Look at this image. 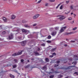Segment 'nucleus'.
Here are the masks:
<instances>
[{
	"mask_svg": "<svg viewBox=\"0 0 78 78\" xmlns=\"http://www.w3.org/2000/svg\"><path fill=\"white\" fill-rule=\"evenodd\" d=\"M70 42H75V41H71Z\"/></svg>",
	"mask_w": 78,
	"mask_h": 78,
	"instance_id": "5fc2aeb1",
	"label": "nucleus"
},
{
	"mask_svg": "<svg viewBox=\"0 0 78 78\" xmlns=\"http://www.w3.org/2000/svg\"><path fill=\"white\" fill-rule=\"evenodd\" d=\"M45 61H46V62H48V61H49V59H48V58H46L45 59Z\"/></svg>",
	"mask_w": 78,
	"mask_h": 78,
	"instance_id": "aec40b11",
	"label": "nucleus"
},
{
	"mask_svg": "<svg viewBox=\"0 0 78 78\" xmlns=\"http://www.w3.org/2000/svg\"><path fill=\"white\" fill-rule=\"evenodd\" d=\"M56 55V53L55 52H54L53 53V55Z\"/></svg>",
	"mask_w": 78,
	"mask_h": 78,
	"instance_id": "3c124183",
	"label": "nucleus"
},
{
	"mask_svg": "<svg viewBox=\"0 0 78 78\" xmlns=\"http://www.w3.org/2000/svg\"><path fill=\"white\" fill-rule=\"evenodd\" d=\"M37 25V23H35L33 25V27H35Z\"/></svg>",
	"mask_w": 78,
	"mask_h": 78,
	"instance_id": "473e14b6",
	"label": "nucleus"
},
{
	"mask_svg": "<svg viewBox=\"0 0 78 78\" xmlns=\"http://www.w3.org/2000/svg\"><path fill=\"white\" fill-rule=\"evenodd\" d=\"M10 77L11 78H15V77L14 76V75H11V74L10 75Z\"/></svg>",
	"mask_w": 78,
	"mask_h": 78,
	"instance_id": "2eb2a0df",
	"label": "nucleus"
},
{
	"mask_svg": "<svg viewBox=\"0 0 78 78\" xmlns=\"http://www.w3.org/2000/svg\"><path fill=\"white\" fill-rule=\"evenodd\" d=\"M27 22H28V21H26L24 20H23L22 21V23H27Z\"/></svg>",
	"mask_w": 78,
	"mask_h": 78,
	"instance_id": "f8f14e48",
	"label": "nucleus"
},
{
	"mask_svg": "<svg viewBox=\"0 0 78 78\" xmlns=\"http://www.w3.org/2000/svg\"><path fill=\"white\" fill-rule=\"evenodd\" d=\"M27 62H30V60H27Z\"/></svg>",
	"mask_w": 78,
	"mask_h": 78,
	"instance_id": "69168bd1",
	"label": "nucleus"
},
{
	"mask_svg": "<svg viewBox=\"0 0 78 78\" xmlns=\"http://www.w3.org/2000/svg\"><path fill=\"white\" fill-rule=\"evenodd\" d=\"M73 6H72V5L71 6L70 8L71 9H73Z\"/></svg>",
	"mask_w": 78,
	"mask_h": 78,
	"instance_id": "58836bf2",
	"label": "nucleus"
},
{
	"mask_svg": "<svg viewBox=\"0 0 78 78\" xmlns=\"http://www.w3.org/2000/svg\"><path fill=\"white\" fill-rule=\"evenodd\" d=\"M69 61H72V58H69Z\"/></svg>",
	"mask_w": 78,
	"mask_h": 78,
	"instance_id": "052dcab7",
	"label": "nucleus"
},
{
	"mask_svg": "<svg viewBox=\"0 0 78 78\" xmlns=\"http://www.w3.org/2000/svg\"><path fill=\"white\" fill-rule=\"evenodd\" d=\"M16 16L15 15H12V16L11 17V19L12 20V19H16Z\"/></svg>",
	"mask_w": 78,
	"mask_h": 78,
	"instance_id": "1a4fd4ad",
	"label": "nucleus"
},
{
	"mask_svg": "<svg viewBox=\"0 0 78 78\" xmlns=\"http://www.w3.org/2000/svg\"><path fill=\"white\" fill-rule=\"evenodd\" d=\"M14 38V35L12 34H11L9 36V39L10 40V39H12Z\"/></svg>",
	"mask_w": 78,
	"mask_h": 78,
	"instance_id": "39448f33",
	"label": "nucleus"
},
{
	"mask_svg": "<svg viewBox=\"0 0 78 78\" xmlns=\"http://www.w3.org/2000/svg\"><path fill=\"white\" fill-rule=\"evenodd\" d=\"M23 61H24V60H23V59H21V62H23Z\"/></svg>",
	"mask_w": 78,
	"mask_h": 78,
	"instance_id": "603ef678",
	"label": "nucleus"
},
{
	"mask_svg": "<svg viewBox=\"0 0 78 78\" xmlns=\"http://www.w3.org/2000/svg\"><path fill=\"white\" fill-rule=\"evenodd\" d=\"M74 23V20H73V22H71V23L73 24Z\"/></svg>",
	"mask_w": 78,
	"mask_h": 78,
	"instance_id": "bf43d9fd",
	"label": "nucleus"
},
{
	"mask_svg": "<svg viewBox=\"0 0 78 78\" xmlns=\"http://www.w3.org/2000/svg\"><path fill=\"white\" fill-rule=\"evenodd\" d=\"M15 72L16 73H18V71L17 70L15 71Z\"/></svg>",
	"mask_w": 78,
	"mask_h": 78,
	"instance_id": "6e6d98bb",
	"label": "nucleus"
},
{
	"mask_svg": "<svg viewBox=\"0 0 78 78\" xmlns=\"http://www.w3.org/2000/svg\"><path fill=\"white\" fill-rule=\"evenodd\" d=\"M30 67V65H27V66H25V68L26 69H27V68H28V67Z\"/></svg>",
	"mask_w": 78,
	"mask_h": 78,
	"instance_id": "5701e85b",
	"label": "nucleus"
},
{
	"mask_svg": "<svg viewBox=\"0 0 78 78\" xmlns=\"http://www.w3.org/2000/svg\"><path fill=\"white\" fill-rule=\"evenodd\" d=\"M22 51H21L20 52L18 53H15L12 55V56H17V55H22Z\"/></svg>",
	"mask_w": 78,
	"mask_h": 78,
	"instance_id": "f257e3e1",
	"label": "nucleus"
},
{
	"mask_svg": "<svg viewBox=\"0 0 78 78\" xmlns=\"http://www.w3.org/2000/svg\"><path fill=\"white\" fill-rule=\"evenodd\" d=\"M74 57H75V58H77V55H74Z\"/></svg>",
	"mask_w": 78,
	"mask_h": 78,
	"instance_id": "680f3d73",
	"label": "nucleus"
},
{
	"mask_svg": "<svg viewBox=\"0 0 78 78\" xmlns=\"http://www.w3.org/2000/svg\"><path fill=\"white\" fill-rule=\"evenodd\" d=\"M6 32L5 31H3L2 32V34H6Z\"/></svg>",
	"mask_w": 78,
	"mask_h": 78,
	"instance_id": "412c9836",
	"label": "nucleus"
},
{
	"mask_svg": "<svg viewBox=\"0 0 78 78\" xmlns=\"http://www.w3.org/2000/svg\"><path fill=\"white\" fill-rule=\"evenodd\" d=\"M55 48H54L52 49V51H55Z\"/></svg>",
	"mask_w": 78,
	"mask_h": 78,
	"instance_id": "13d9d810",
	"label": "nucleus"
},
{
	"mask_svg": "<svg viewBox=\"0 0 78 78\" xmlns=\"http://www.w3.org/2000/svg\"><path fill=\"white\" fill-rule=\"evenodd\" d=\"M75 67V66H69V67Z\"/></svg>",
	"mask_w": 78,
	"mask_h": 78,
	"instance_id": "0e129e2a",
	"label": "nucleus"
},
{
	"mask_svg": "<svg viewBox=\"0 0 78 78\" xmlns=\"http://www.w3.org/2000/svg\"><path fill=\"white\" fill-rule=\"evenodd\" d=\"M45 44H41V46H44V47H45Z\"/></svg>",
	"mask_w": 78,
	"mask_h": 78,
	"instance_id": "49530a36",
	"label": "nucleus"
},
{
	"mask_svg": "<svg viewBox=\"0 0 78 78\" xmlns=\"http://www.w3.org/2000/svg\"><path fill=\"white\" fill-rule=\"evenodd\" d=\"M37 51H39L40 50V48H37Z\"/></svg>",
	"mask_w": 78,
	"mask_h": 78,
	"instance_id": "79ce46f5",
	"label": "nucleus"
},
{
	"mask_svg": "<svg viewBox=\"0 0 78 78\" xmlns=\"http://www.w3.org/2000/svg\"><path fill=\"white\" fill-rule=\"evenodd\" d=\"M55 30H59V27H55Z\"/></svg>",
	"mask_w": 78,
	"mask_h": 78,
	"instance_id": "dca6fc26",
	"label": "nucleus"
},
{
	"mask_svg": "<svg viewBox=\"0 0 78 78\" xmlns=\"http://www.w3.org/2000/svg\"><path fill=\"white\" fill-rule=\"evenodd\" d=\"M34 58H31V60L32 61H33V60H34Z\"/></svg>",
	"mask_w": 78,
	"mask_h": 78,
	"instance_id": "e2e57ef3",
	"label": "nucleus"
},
{
	"mask_svg": "<svg viewBox=\"0 0 78 78\" xmlns=\"http://www.w3.org/2000/svg\"><path fill=\"white\" fill-rule=\"evenodd\" d=\"M47 69V66H45L43 67L42 69V70H44V69Z\"/></svg>",
	"mask_w": 78,
	"mask_h": 78,
	"instance_id": "a211bd4d",
	"label": "nucleus"
},
{
	"mask_svg": "<svg viewBox=\"0 0 78 78\" xmlns=\"http://www.w3.org/2000/svg\"><path fill=\"white\" fill-rule=\"evenodd\" d=\"M60 62V60H58L56 61V64H59Z\"/></svg>",
	"mask_w": 78,
	"mask_h": 78,
	"instance_id": "cd10ccee",
	"label": "nucleus"
},
{
	"mask_svg": "<svg viewBox=\"0 0 78 78\" xmlns=\"http://www.w3.org/2000/svg\"><path fill=\"white\" fill-rule=\"evenodd\" d=\"M52 72H49L48 73V74H49V75H51V74H52Z\"/></svg>",
	"mask_w": 78,
	"mask_h": 78,
	"instance_id": "a18cd8bd",
	"label": "nucleus"
},
{
	"mask_svg": "<svg viewBox=\"0 0 78 78\" xmlns=\"http://www.w3.org/2000/svg\"><path fill=\"white\" fill-rule=\"evenodd\" d=\"M63 7V6L62 5H61V6L60 7V9H62V7Z\"/></svg>",
	"mask_w": 78,
	"mask_h": 78,
	"instance_id": "c9c22d12",
	"label": "nucleus"
},
{
	"mask_svg": "<svg viewBox=\"0 0 78 78\" xmlns=\"http://www.w3.org/2000/svg\"><path fill=\"white\" fill-rule=\"evenodd\" d=\"M40 16V15H39V14H37L34 16L33 17V19H37L38 17H39Z\"/></svg>",
	"mask_w": 78,
	"mask_h": 78,
	"instance_id": "7ed1b4c3",
	"label": "nucleus"
},
{
	"mask_svg": "<svg viewBox=\"0 0 78 78\" xmlns=\"http://www.w3.org/2000/svg\"><path fill=\"white\" fill-rule=\"evenodd\" d=\"M14 61H15V62H17V59H14Z\"/></svg>",
	"mask_w": 78,
	"mask_h": 78,
	"instance_id": "8fccbe9b",
	"label": "nucleus"
},
{
	"mask_svg": "<svg viewBox=\"0 0 78 78\" xmlns=\"http://www.w3.org/2000/svg\"><path fill=\"white\" fill-rule=\"evenodd\" d=\"M60 4H59L56 7V8L57 9H58V7H59V6H60Z\"/></svg>",
	"mask_w": 78,
	"mask_h": 78,
	"instance_id": "ea45409f",
	"label": "nucleus"
},
{
	"mask_svg": "<svg viewBox=\"0 0 78 78\" xmlns=\"http://www.w3.org/2000/svg\"><path fill=\"white\" fill-rule=\"evenodd\" d=\"M13 30V31H17V32H19L20 31V29L18 28H14Z\"/></svg>",
	"mask_w": 78,
	"mask_h": 78,
	"instance_id": "20e7f679",
	"label": "nucleus"
},
{
	"mask_svg": "<svg viewBox=\"0 0 78 78\" xmlns=\"http://www.w3.org/2000/svg\"><path fill=\"white\" fill-rule=\"evenodd\" d=\"M51 71H52V73H54V72H55V70H54L53 69H51Z\"/></svg>",
	"mask_w": 78,
	"mask_h": 78,
	"instance_id": "7c9ffc66",
	"label": "nucleus"
},
{
	"mask_svg": "<svg viewBox=\"0 0 78 78\" xmlns=\"http://www.w3.org/2000/svg\"><path fill=\"white\" fill-rule=\"evenodd\" d=\"M64 47H67V44H65L64 45Z\"/></svg>",
	"mask_w": 78,
	"mask_h": 78,
	"instance_id": "864d4df0",
	"label": "nucleus"
},
{
	"mask_svg": "<svg viewBox=\"0 0 78 78\" xmlns=\"http://www.w3.org/2000/svg\"><path fill=\"white\" fill-rule=\"evenodd\" d=\"M67 28L66 26H65L62 28L61 30H59V33H62V32H63L66 30V28Z\"/></svg>",
	"mask_w": 78,
	"mask_h": 78,
	"instance_id": "f03ea898",
	"label": "nucleus"
},
{
	"mask_svg": "<svg viewBox=\"0 0 78 78\" xmlns=\"http://www.w3.org/2000/svg\"><path fill=\"white\" fill-rule=\"evenodd\" d=\"M54 73H59V72L57 71H54Z\"/></svg>",
	"mask_w": 78,
	"mask_h": 78,
	"instance_id": "4d7b16f0",
	"label": "nucleus"
},
{
	"mask_svg": "<svg viewBox=\"0 0 78 78\" xmlns=\"http://www.w3.org/2000/svg\"><path fill=\"white\" fill-rule=\"evenodd\" d=\"M35 54H36V55H39V53L37 52L36 51V52H35Z\"/></svg>",
	"mask_w": 78,
	"mask_h": 78,
	"instance_id": "2f4dec72",
	"label": "nucleus"
},
{
	"mask_svg": "<svg viewBox=\"0 0 78 78\" xmlns=\"http://www.w3.org/2000/svg\"><path fill=\"white\" fill-rule=\"evenodd\" d=\"M71 15H72V14H73V13L72 12V13H71Z\"/></svg>",
	"mask_w": 78,
	"mask_h": 78,
	"instance_id": "338daca9",
	"label": "nucleus"
},
{
	"mask_svg": "<svg viewBox=\"0 0 78 78\" xmlns=\"http://www.w3.org/2000/svg\"><path fill=\"white\" fill-rule=\"evenodd\" d=\"M72 64H76V63L75 62H73Z\"/></svg>",
	"mask_w": 78,
	"mask_h": 78,
	"instance_id": "de8ad7c7",
	"label": "nucleus"
},
{
	"mask_svg": "<svg viewBox=\"0 0 78 78\" xmlns=\"http://www.w3.org/2000/svg\"><path fill=\"white\" fill-rule=\"evenodd\" d=\"M77 29V27H75L73 29V30H76Z\"/></svg>",
	"mask_w": 78,
	"mask_h": 78,
	"instance_id": "a878e982",
	"label": "nucleus"
},
{
	"mask_svg": "<svg viewBox=\"0 0 78 78\" xmlns=\"http://www.w3.org/2000/svg\"><path fill=\"white\" fill-rule=\"evenodd\" d=\"M49 1L50 2H54L55 1V0H49Z\"/></svg>",
	"mask_w": 78,
	"mask_h": 78,
	"instance_id": "bb28decb",
	"label": "nucleus"
},
{
	"mask_svg": "<svg viewBox=\"0 0 78 78\" xmlns=\"http://www.w3.org/2000/svg\"><path fill=\"white\" fill-rule=\"evenodd\" d=\"M50 30L51 31L54 30V28L53 27L51 28L50 29Z\"/></svg>",
	"mask_w": 78,
	"mask_h": 78,
	"instance_id": "f3484780",
	"label": "nucleus"
},
{
	"mask_svg": "<svg viewBox=\"0 0 78 78\" xmlns=\"http://www.w3.org/2000/svg\"><path fill=\"white\" fill-rule=\"evenodd\" d=\"M64 19H65V18L64 17V16H62L59 18L60 20H64Z\"/></svg>",
	"mask_w": 78,
	"mask_h": 78,
	"instance_id": "6e6552de",
	"label": "nucleus"
},
{
	"mask_svg": "<svg viewBox=\"0 0 78 78\" xmlns=\"http://www.w3.org/2000/svg\"><path fill=\"white\" fill-rule=\"evenodd\" d=\"M74 16H76V15H75V14H74Z\"/></svg>",
	"mask_w": 78,
	"mask_h": 78,
	"instance_id": "774afa93",
	"label": "nucleus"
},
{
	"mask_svg": "<svg viewBox=\"0 0 78 78\" xmlns=\"http://www.w3.org/2000/svg\"><path fill=\"white\" fill-rule=\"evenodd\" d=\"M41 1L42 0H40L37 3H40Z\"/></svg>",
	"mask_w": 78,
	"mask_h": 78,
	"instance_id": "4c0bfd02",
	"label": "nucleus"
},
{
	"mask_svg": "<svg viewBox=\"0 0 78 78\" xmlns=\"http://www.w3.org/2000/svg\"><path fill=\"white\" fill-rule=\"evenodd\" d=\"M18 40H22V39H22V37H18Z\"/></svg>",
	"mask_w": 78,
	"mask_h": 78,
	"instance_id": "4468645a",
	"label": "nucleus"
},
{
	"mask_svg": "<svg viewBox=\"0 0 78 78\" xmlns=\"http://www.w3.org/2000/svg\"><path fill=\"white\" fill-rule=\"evenodd\" d=\"M51 37L50 35H49L48 37V39H51Z\"/></svg>",
	"mask_w": 78,
	"mask_h": 78,
	"instance_id": "393cba45",
	"label": "nucleus"
},
{
	"mask_svg": "<svg viewBox=\"0 0 78 78\" xmlns=\"http://www.w3.org/2000/svg\"><path fill=\"white\" fill-rule=\"evenodd\" d=\"M48 6V3H46L45 4V6Z\"/></svg>",
	"mask_w": 78,
	"mask_h": 78,
	"instance_id": "c756f323",
	"label": "nucleus"
},
{
	"mask_svg": "<svg viewBox=\"0 0 78 78\" xmlns=\"http://www.w3.org/2000/svg\"><path fill=\"white\" fill-rule=\"evenodd\" d=\"M22 31H23V32L24 33H26L27 30H25L23 29L22 30Z\"/></svg>",
	"mask_w": 78,
	"mask_h": 78,
	"instance_id": "c85d7f7f",
	"label": "nucleus"
},
{
	"mask_svg": "<svg viewBox=\"0 0 78 78\" xmlns=\"http://www.w3.org/2000/svg\"><path fill=\"white\" fill-rule=\"evenodd\" d=\"M24 27H30V26H28V25L27 24H25Z\"/></svg>",
	"mask_w": 78,
	"mask_h": 78,
	"instance_id": "6ab92c4d",
	"label": "nucleus"
},
{
	"mask_svg": "<svg viewBox=\"0 0 78 78\" xmlns=\"http://www.w3.org/2000/svg\"><path fill=\"white\" fill-rule=\"evenodd\" d=\"M21 45L22 46H25V45L26 44V41H23L21 43Z\"/></svg>",
	"mask_w": 78,
	"mask_h": 78,
	"instance_id": "0eeeda50",
	"label": "nucleus"
},
{
	"mask_svg": "<svg viewBox=\"0 0 78 78\" xmlns=\"http://www.w3.org/2000/svg\"><path fill=\"white\" fill-rule=\"evenodd\" d=\"M57 33V32L56 31H53L51 33V34L52 36H55L56 34Z\"/></svg>",
	"mask_w": 78,
	"mask_h": 78,
	"instance_id": "423d86ee",
	"label": "nucleus"
},
{
	"mask_svg": "<svg viewBox=\"0 0 78 78\" xmlns=\"http://www.w3.org/2000/svg\"><path fill=\"white\" fill-rule=\"evenodd\" d=\"M74 32H71L69 33H66L65 34V35H69V34H72V33H73Z\"/></svg>",
	"mask_w": 78,
	"mask_h": 78,
	"instance_id": "9b49d317",
	"label": "nucleus"
},
{
	"mask_svg": "<svg viewBox=\"0 0 78 78\" xmlns=\"http://www.w3.org/2000/svg\"><path fill=\"white\" fill-rule=\"evenodd\" d=\"M49 57H50V58H53V55H50L49 56Z\"/></svg>",
	"mask_w": 78,
	"mask_h": 78,
	"instance_id": "c03bdc74",
	"label": "nucleus"
},
{
	"mask_svg": "<svg viewBox=\"0 0 78 78\" xmlns=\"http://www.w3.org/2000/svg\"><path fill=\"white\" fill-rule=\"evenodd\" d=\"M69 3V1H66V4H68V3Z\"/></svg>",
	"mask_w": 78,
	"mask_h": 78,
	"instance_id": "37998d69",
	"label": "nucleus"
},
{
	"mask_svg": "<svg viewBox=\"0 0 78 78\" xmlns=\"http://www.w3.org/2000/svg\"><path fill=\"white\" fill-rule=\"evenodd\" d=\"M58 66H59V65L58 64V65L55 64V65L54 67H58Z\"/></svg>",
	"mask_w": 78,
	"mask_h": 78,
	"instance_id": "72a5a7b5",
	"label": "nucleus"
},
{
	"mask_svg": "<svg viewBox=\"0 0 78 78\" xmlns=\"http://www.w3.org/2000/svg\"><path fill=\"white\" fill-rule=\"evenodd\" d=\"M3 20H4V22H7V20H8V19L6 18H5V17H3Z\"/></svg>",
	"mask_w": 78,
	"mask_h": 78,
	"instance_id": "9d476101",
	"label": "nucleus"
},
{
	"mask_svg": "<svg viewBox=\"0 0 78 78\" xmlns=\"http://www.w3.org/2000/svg\"><path fill=\"white\" fill-rule=\"evenodd\" d=\"M72 18H68V20H72Z\"/></svg>",
	"mask_w": 78,
	"mask_h": 78,
	"instance_id": "a19ab883",
	"label": "nucleus"
},
{
	"mask_svg": "<svg viewBox=\"0 0 78 78\" xmlns=\"http://www.w3.org/2000/svg\"><path fill=\"white\" fill-rule=\"evenodd\" d=\"M63 76H62V75H58V78H62V77Z\"/></svg>",
	"mask_w": 78,
	"mask_h": 78,
	"instance_id": "ddd939ff",
	"label": "nucleus"
},
{
	"mask_svg": "<svg viewBox=\"0 0 78 78\" xmlns=\"http://www.w3.org/2000/svg\"><path fill=\"white\" fill-rule=\"evenodd\" d=\"M54 76H55L54 75H52L50 76H49V78H53V77H54Z\"/></svg>",
	"mask_w": 78,
	"mask_h": 78,
	"instance_id": "4be33fe9",
	"label": "nucleus"
},
{
	"mask_svg": "<svg viewBox=\"0 0 78 78\" xmlns=\"http://www.w3.org/2000/svg\"><path fill=\"white\" fill-rule=\"evenodd\" d=\"M2 26H0V30L2 29Z\"/></svg>",
	"mask_w": 78,
	"mask_h": 78,
	"instance_id": "09e8293b",
	"label": "nucleus"
},
{
	"mask_svg": "<svg viewBox=\"0 0 78 78\" xmlns=\"http://www.w3.org/2000/svg\"><path fill=\"white\" fill-rule=\"evenodd\" d=\"M13 68H16L17 67V65H15L12 66Z\"/></svg>",
	"mask_w": 78,
	"mask_h": 78,
	"instance_id": "b1692460",
	"label": "nucleus"
},
{
	"mask_svg": "<svg viewBox=\"0 0 78 78\" xmlns=\"http://www.w3.org/2000/svg\"><path fill=\"white\" fill-rule=\"evenodd\" d=\"M47 42L48 43H51V41H47Z\"/></svg>",
	"mask_w": 78,
	"mask_h": 78,
	"instance_id": "e433bc0d",
	"label": "nucleus"
},
{
	"mask_svg": "<svg viewBox=\"0 0 78 78\" xmlns=\"http://www.w3.org/2000/svg\"><path fill=\"white\" fill-rule=\"evenodd\" d=\"M74 74H76L77 75H78V72H75L74 73Z\"/></svg>",
	"mask_w": 78,
	"mask_h": 78,
	"instance_id": "f704fd0d",
	"label": "nucleus"
}]
</instances>
